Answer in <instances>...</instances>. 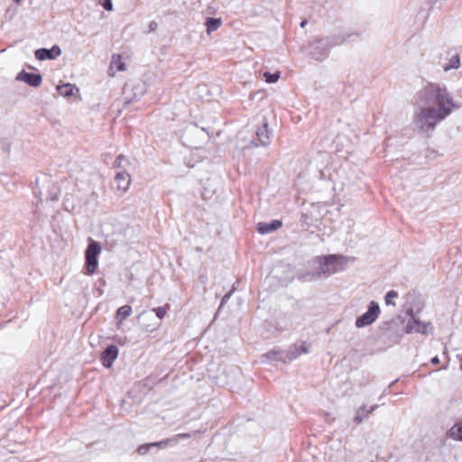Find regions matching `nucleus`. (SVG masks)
Returning <instances> with one entry per match:
<instances>
[{
	"label": "nucleus",
	"instance_id": "aec40b11",
	"mask_svg": "<svg viewBox=\"0 0 462 462\" xmlns=\"http://www.w3.org/2000/svg\"><path fill=\"white\" fill-rule=\"evenodd\" d=\"M131 314L132 307L129 305H124L117 310L116 318L122 320L128 318Z\"/></svg>",
	"mask_w": 462,
	"mask_h": 462
},
{
	"label": "nucleus",
	"instance_id": "20e7f679",
	"mask_svg": "<svg viewBox=\"0 0 462 462\" xmlns=\"http://www.w3.org/2000/svg\"><path fill=\"white\" fill-rule=\"evenodd\" d=\"M101 252V246L97 242L92 241L87 247L86 268L88 274H93L97 267V256Z\"/></svg>",
	"mask_w": 462,
	"mask_h": 462
},
{
	"label": "nucleus",
	"instance_id": "7c9ffc66",
	"mask_svg": "<svg viewBox=\"0 0 462 462\" xmlns=\"http://www.w3.org/2000/svg\"><path fill=\"white\" fill-rule=\"evenodd\" d=\"M431 363H432L433 365H438V364H439V358L438 356H434V357H432V358H431Z\"/></svg>",
	"mask_w": 462,
	"mask_h": 462
},
{
	"label": "nucleus",
	"instance_id": "e433bc0d",
	"mask_svg": "<svg viewBox=\"0 0 462 462\" xmlns=\"http://www.w3.org/2000/svg\"><path fill=\"white\" fill-rule=\"evenodd\" d=\"M35 184L39 188V180H36Z\"/></svg>",
	"mask_w": 462,
	"mask_h": 462
},
{
	"label": "nucleus",
	"instance_id": "1a4fd4ad",
	"mask_svg": "<svg viewBox=\"0 0 462 462\" xmlns=\"http://www.w3.org/2000/svg\"><path fill=\"white\" fill-rule=\"evenodd\" d=\"M118 356V348L115 345L108 346L101 355V361L105 367H111Z\"/></svg>",
	"mask_w": 462,
	"mask_h": 462
},
{
	"label": "nucleus",
	"instance_id": "dca6fc26",
	"mask_svg": "<svg viewBox=\"0 0 462 462\" xmlns=\"http://www.w3.org/2000/svg\"><path fill=\"white\" fill-rule=\"evenodd\" d=\"M301 353H307V348L304 346H301V351L299 350L297 346H293L285 351L286 363L297 358Z\"/></svg>",
	"mask_w": 462,
	"mask_h": 462
},
{
	"label": "nucleus",
	"instance_id": "4c0bfd02",
	"mask_svg": "<svg viewBox=\"0 0 462 462\" xmlns=\"http://www.w3.org/2000/svg\"><path fill=\"white\" fill-rule=\"evenodd\" d=\"M15 3L19 4L20 2H22L23 0H14Z\"/></svg>",
	"mask_w": 462,
	"mask_h": 462
},
{
	"label": "nucleus",
	"instance_id": "72a5a7b5",
	"mask_svg": "<svg viewBox=\"0 0 462 462\" xmlns=\"http://www.w3.org/2000/svg\"><path fill=\"white\" fill-rule=\"evenodd\" d=\"M457 96L462 97V88L457 90Z\"/></svg>",
	"mask_w": 462,
	"mask_h": 462
},
{
	"label": "nucleus",
	"instance_id": "9b49d317",
	"mask_svg": "<svg viewBox=\"0 0 462 462\" xmlns=\"http://www.w3.org/2000/svg\"><path fill=\"white\" fill-rule=\"evenodd\" d=\"M378 407V404L372 405L369 409H367L365 405L360 406L356 411L354 422L356 424L362 423L368 415L373 413Z\"/></svg>",
	"mask_w": 462,
	"mask_h": 462
},
{
	"label": "nucleus",
	"instance_id": "2eb2a0df",
	"mask_svg": "<svg viewBox=\"0 0 462 462\" xmlns=\"http://www.w3.org/2000/svg\"><path fill=\"white\" fill-rule=\"evenodd\" d=\"M263 358H266L271 361H281L282 363H286L285 351L284 350H272L263 356Z\"/></svg>",
	"mask_w": 462,
	"mask_h": 462
},
{
	"label": "nucleus",
	"instance_id": "0eeeda50",
	"mask_svg": "<svg viewBox=\"0 0 462 462\" xmlns=\"http://www.w3.org/2000/svg\"><path fill=\"white\" fill-rule=\"evenodd\" d=\"M16 80L18 81H23L27 83L31 87L37 88L41 85L42 81V78L41 74L39 73H29L25 70H22L20 73L17 74Z\"/></svg>",
	"mask_w": 462,
	"mask_h": 462
},
{
	"label": "nucleus",
	"instance_id": "f704fd0d",
	"mask_svg": "<svg viewBox=\"0 0 462 462\" xmlns=\"http://www.w3.org/2000/svg\"><path fill=\"white\" fill-rule=\"evenodd\" d=\"M43 181L49 183V182H51V180L48 176H45Z\"/></svg>",
	"mask_w": 462,
	"mask_h": 462
},
{
	"label": "nucleus",
	"instance_id": "ddd939ff",
	"mask_svg": "<svg viewBox=\"0 0 462 462\" xmlns=\"http://www.w3.org/2000/svg\"><path fill=\"white\" fill-rule=\"evenodd\" d=\"M116 181L117 189L125 191L130 185L131 178L128 172L122 171L116 173Z\"/></svg>",
	"mask_w": 462,
	"mask_h": 462
},
{
	"label": "nucleus",
	"instance_id": "5701e85b",
	"mask_svg": "<svg viewBox=\"0 0 462 462\" xmlns=\"http://www.w3.org/2000/svg\"><path fill=\"white\" fill-rule=\"evenodd\" d=\"M398 297V292L396 291H389L385 295V304L395 306V303L393 301V299Z\"/></svg>",
	"mask_w": 462,
	"mask_h": 462
},
{
	"label": "nucleus",
	"instance_id": "c85d7f7f",
	"mask_svg": "<svg viewBox=\"0 0 462 462\" xmlns=\"http://www.w3.org/2000/svg\"><path fill=\"white\" fill-rule=\"evenodd\" d=\"M157 26H158V25H157V23H156V22H154V21H152V22L149 23V29H150V31H151V32L155 31V30H156V28H157Z\"/></svg>",
	"mask_w": 462,
	"mask_h": 462
},
{
	"label": "nucleus",
	"instance_id": "423d86ee",
	"mask_svg": "<svg viewBox=\"0 0 462 462\" xmlns=\"http://www.w3.org/2000/svg\"><path fill=\"white\" fill-rule=\"evenodd\" d=\"M330 47L327 40L317 41L312 44L311 57L316 60H324L328 56Z\"/></svg>",
	"mask_w": 462,
	"mask_h": 462
},
{
	"label": "nucleus",
	"instance_id": "f3484780",
	"mask_svg": "<svg viewBox=\"0 0 462 462\" xmlns=\"http://www.w3.org/2000/svg\"><path fill=\"white\" fill-rule=\"evenodd\" d=\"M222 24L220 18H208L206 21L207 32L209 34L217 31Z\"/></svg>",
	"mask_w": 462,
	"mask_h": 462
},
{
	"label": "nucleus",
	"instance_id": "393cba45",
	"mask_svg": "<svg viewBox=\"0 0 462 462\" xmlns=\"http://www.w3.org/2000/svg\"><path fill=\"white\" fill-rule=\"evenodd\" d=\"M98 2L106 11L113 10L112 0H98Z\"/></svg>",
	"mask_w": 462,
	"mask_h": 462
},
{
	"label": "nucleus",
	"instance_id": "c756f323",
	"mask_svg": "<svg viewBox=\"0 0 462 462\" xmlns=\"http://www.w3.org/2000/svg\"><path fill=\"white\" fill-rule=\"evenodd\" d=\"M231 296V292L229 293H226L223 298H222V300H221V305L220 307L226 301L228 300V299L230 298Z\"/></svg>",
	"mask_w": 462,
	"mask_h": 462
},
{
	"label": "nucleus",
	"instance_id": "f03ea898",
	"mask_svg": "<svg viewBox=\"0 0 462 462\" xmlns=\"http://www.w3.org/2000/svg\"><path fill=\"white\" fill-rule=\"evenodd\" d=\"M348 258L343 255L328 254L312 260L311 265L315 272L299 275V280L310 282L319 279L321 275L329 276L337 272L344 271L347 266Z\"/></svg>",
	"mask_w": 462,
	"mask_h": 462
},
{
	"label": "nucleus",
	"instance_id": "f257e3e1",
	"mask_svg": "<svg viewBox=\"0 0 462 462\" xmlns=\"http://www.w3.org/2000/svg\"><path fill=\"white\" fill-rule=\"evenodd\" d=\"M412 124L419 133L430 135L437 125L459 107L445 86L428 83L417 93Z\"/></svg>",
	"mask_w": 462,
	"mask_h": 462
},
{
	"label": "nucleus",
	"instance_id": "bb28decb",
	"mask_svg": "<svg viewBox=\"0 0 462 462\" xmlns=\"http://www.w3.org/2000/svg\"><path fill=\"white\" fill-rule=\"evenodd\" d=\"M59 189L57 187H53L52 190L50 193V199L51 200H57L59 199Z\"/></svg>",
	"mask_w": 462,
	"mask_h": 462
},
{
	"label": "nucleus",
	"instance_id": "9d476101",
	"mask_svg": "<svg viewBox=\"0 0 462 462\" xmlns=\"http://www.w3.org/2000/svg\"><path fill=\"white\" fill-rule=\"evenodd\" d=\"M125 70V64L122 60L120 54H114L111 59V62L108 69V74L110 77H114L116 72Z\"/></svg>",
	"mask_w": 462,
	"mask_h": 462
},
{
	"label": "nucleus",
	"instance_id": "2f4dec72",
	"mask_svg": "<svg viewBox=\"0 0 462 462\" xmlns=\"http://www.w3.org/2000/svg\"><path fill=\"white\" fill-rule=\"evenodd\" d=\"M189 437V434H188V433L179 434V435L176 436V438H178V439H180V438L181 439H187Z\"/></svg>",
	"mask_w": 462,
	"mask_h": 462
},
{
	"label": "nucleus",
	"instance_id": "6ab92c4d",
	"mask_svg": "<svg viewBox=\"0 0 462 462\" xmlns=\"http://www.w3.org/2000/svg\"><path fill=\"white\" fill-rule=\"evenodd\" d=\"M168 440L166 441H159V442H153L147 445H142L138 448L137 452L140 455H145L149 450L151 447H163L167 444Z\"/></svg>",
	"mask_w": 462,
	"mask_h": 462
},
{
	"label": "nucleus",
	"instance_id": "c9c22d12",
	"mask_svg": "<svg viewBox=\"0 0 462 462\" xmlns=\"http://www.w3.org/2000/svg\"><path fill=\"white\" fill-rule=\"evenodd\" d=\"M200 279H201L202 282H205L206 277L201 276Z\"/></svg>",
	"mask_w": 462,
	"mask_h": 462
},
{
	"label": "nucleus",
	"instance_id": "4468645a",
	"mask_svg": "<svg viewBox=\"0 0 462 462\" xmlns=\"http://www.w3.org/2000/svg\"><path fill=\"white\" fill-rule=\"evenodd\" d=\"M256 136L260 144L263 146L269 144L271 141L270 131L268 130V124L266 122H263V125L257 129Z\"/></svg>",
	"mask_w": 462,
	"mask_h": 462
},
{
	"label": "nucleus",
	"instance_id": "f8f14e48",
	"mask_svg": "<svg viewBox=\"0 0 462 462\" xmlns=\"http://www.w3.org/2000/svg\"><path fill=\"white\" fill-rule=\"evenodd\" d=\"M282 225L280 220H273L270 223L260 222L257 225V230L260 234L264 235L277 230Z\"/></svg>",
	"mask_w": 462,
	"mask_h": 462
},
{
	"label": "nucleus",
	"instance_id": "b1692460",
	"mask_svg": "<svg viewBox=\"0 0 462 462\" xmlns=\"http://www.w3.org/2000/svg\"><path fill=\"white\" fill-rule=\"evenodd\" d=\"M450 435L458 440H462V426H454L450 430Z\"/></svg>",
	"mask_w": 462,
	"mask_h": 462
},
{
	"label": "nucleus",
	"instance_id": "4be33fe9",
	"mask_svg": "<svg viewBox=\"0 0 462 462\" xmlns=\"http://www.w3.org/2000/svg\"><path fill=\"white\" fill-rule=\"evenodd\" d=\"M263 78L267 83H275L280 79V72L271 73V72H264Z\"/></svg>",
	"mask_w": 462,
	"mask_h": 462
},
{
	"label": "nucleus",
	"instance_id": "412c9836",
	"mask_svg": "<svg viewBox=\"0 0 462 462\" xmlns=\"http://www.w3.org/2000/svg\"><path fill=\"white\" fill-rule=\"evenodd\" d=\"M459 66H460L459 56L454 55L450 58L448 63H447L443 66V69L445 71H448V70H450L453 69H457V68H459Z\"/></svg>",
	"mask_w": 462,
	"mask_h": 462
},
{
	"label": "nucleus",
	"instance_id": "a878e982",
	"mask_svg": "<svg viewBox=\"0 0 462 462\" xmlns=\"http://www.w3.org/2000/svg\"><path fill=\"white\" fill-rule=\"evenodd\" d=\"M154 311L159 319H162L167 313L166 309L164 307H158L154 310Z\"/></svg>",
	"mask_w": 462,
	"mask_h": 462
},
{
	"label": "nucleus",
	"instance_id": "a211bd4d",
	"mask_svg": "<svg viewBox=\"0 0 462 462\" xmlns=\"http://www.w3.org/2000/svg\"><path fill=\"white\" fill-rule=\"evenodd\" d=\"M75 86L70 83H66L57 87V91L62 97H70L73 95Z\"/></svg>",
	"mask_w": 462,
	"mask_h": 462
},
{
	"label": "nucleus",
	"instance_id": "6e6552de",
	"mask_svg": "<svg viewBox=\"0 0 462 462\" xmlns=\"http://www.w3.org/2000/svg\"><path fill=\"white\" fill-rule=\"evenodd\" d=\"M61 53V50L58 45L52 46L51 49H38L35 51V57L39 60H54Z\"/></svg>",
	"mask_w": 462,
	"mask_h": 462
},
{
	"label": "nucleus",
	"instance_id": "58836bf2",
	"mask_svg": "<svg viewBox=\"0 0 462 462\" xmlns=\"http://www.w3.org/2000/svg\"><path fill=\"white\" fill-rule=\"evenodd\" d=\"M460 368H461V370H462V365H461V367H460Z\"/></svg>",
	"mask_w": 462,
	"mask_h": 462
},
{
	"label": "nucleus",
	"instance_id": "7ed1b4c3",
	"mask_svg": "<svg viewBox=\"0 0 462 462\" xmlns=\"http://www.w3.org/2000/svg\"><path fill=\"white\" fill-rule=\"evenodd\" d=\"M380 313L379 304L374 300L370 301L367 310L356 319V327L361 328L373 324L378 319Z\"/></svg>",
	"mask_w": 462,
	"mask_h": 462
},
{
	"label": "nucleus",
	"instance_id": "cd10ccee",
	"mask_svg": "<svg viewBox=\"0 0 462 462\" xmlns=\"http://www.w3.org/2000/svg\"><path fill=\"white\" fill-rule=\"evenodd\" d=\"M124 161H125V157L123 154L118 155L115 162V166L118 168L122 167V163Z\"/></svg>",
	"mask_w": 462,
	"mask_h": 462
},
{
	"label": "nucleus",
	"instance_id": "39448f33",
	"mask_svg": "<svg viewBox=\"0 0 462 462\" xmlns=\"http://www.w3.org/2000/svg\"><path fill=\"white\" fill-rule=\"evenodd\" d=\"M432 330L430 323L422 322L417 319L413 315L408 319V320L404 323L403 331L406 334L412 333H421L423 335H427Z\"/></svg>",
	"mask_w": 462,
	"mask_h": 462
},
{
	"label": "nucleus",
	"instance_id": "473e14b6",
	"mask_svg": "<svg viewBox=\"0 0 462 462\" xmlns=\"http://www.w3.org/2000/svg\"><path fill=\"white\" fill-rule=\"evenodd\" d=\"M307 23H308V22H307V20H303V21L300 23V27H301V28H304V27L306 26Z\"/></svg>",
	"mask_w": 462,
	"mask_h": 462
}]
</instances>
